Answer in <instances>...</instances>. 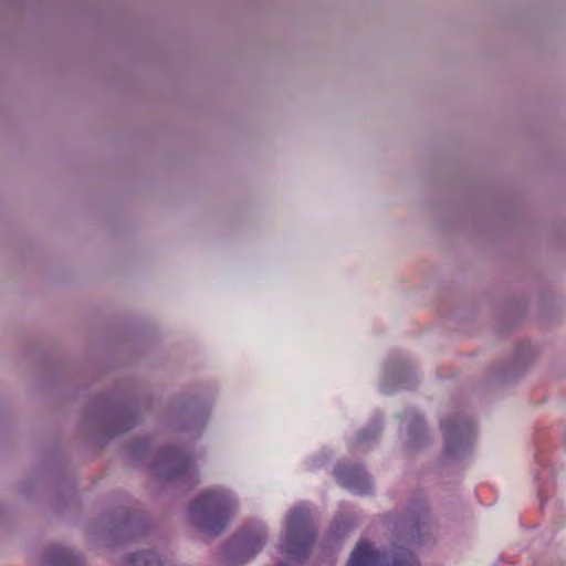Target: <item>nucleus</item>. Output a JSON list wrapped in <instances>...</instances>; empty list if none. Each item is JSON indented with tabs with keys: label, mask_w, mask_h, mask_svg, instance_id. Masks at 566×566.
Listing matches in <instances>:
<instances>
[{
	"label": "nucleus",
	"mask_w": 566,
	"mask_h": 566,
	"mask_svg": "<svg viewBox=\"0 0 566 566\" xmlns=\"http://www.w3.org/2000/svg\"><path fill=\"white\" fill-rule=\"evenodd\" d=\"M237 507L234 496L224 490L202 493L190 506L192 523L203 532L219 534Z\"/></svg>",
	"instance_id": "obj_1"
},
{
	"label": "nucleus",
	"mask_w": 566,
	"mask_h": 566,
	"mask_svg": "<svg viewBox=\"0 0 566 566\" xmlns=\"http://www.w3.org/2000/svg\"><path fill=\"white\" fill-rule=\"evenodd\" d=\"M412 528V525L403 524L402 544L382 554L368 542L360 541L352 553L347 566H417L409 549L413 543Z\"/></svg>",
	"instance_id": "obj_2"
},
{
	"label": "nucleus",
	"mask_w": 566,
	"mask_h": 566,
	"mask_svg": "<svg viewBox=\"0 0 566 566\" xmlns=\"http://www.w3.org/2000/svg\"><path fill=\"white\" fill-rule=\"evenodd\" d=\"M308 515V507L302 504L292 509L286 517L279 549L291 562L304 559L314 543V533L307 524Z\"/></svg>",
	"instance_id": "obj_3"
},
{
	"label": "nucleus",
	"mask_w": 566,
	"mask_h": 566,
	"mask_svg": "<svg viewBox=\"0 0 566 566\" xmlns=\"http://www.w3.org/2000/svg\"><path fill=\"white\" fill-rule=\"evenodd\" d=\"M265 538V532L261 526L235 536L227 547L230 563L239 565L253 558L262 549Z\"/></svg>",
	"instance_id": "obj_4"
},
{
	"label": "nucleus",
	"mask_w": 566,
	"mask_h": 566,
	"mask_svg": "<svg viewBox=\"0 0 566 566\" xmlns=\"http://www.w3.org/2000/svg\"><path fill=\"white\" fill-rule=\"evenodd\" d=\"M335 478L339 484L358 494H366L370 489L368 475L358 467H338Z\"/></svg>",
	"instance_id": "obj_5"
},
{
	"label": "nucleus",
	"mask_w": 566,
	"mask_h": 566,
	"mask_svg": "<svg viewBox=\"0 0 566 566\" xmlns=\"http://www.w3.org/2000/svg\"><path fill=\"white\" fill-rule=\"evenodd\" d=\"M441 429L446 434L449 449H453L455 444L462 443V441L468 438L470 432L469 427L462 422L449 424L446 421H442Z\"/></svg>",
	"instance_id": "obj_6"
},
{
	"label": "nucleus",
	"mask_w": 566,
	"mask_h": 566,
	"mask_svg": "<svg viewBox=\"0 0 566 566\" xmlns=\"http://www.w3.org/2000/svg\"><path fill=\"white\" fill-rule=\"evenodd\" d=\"M170 462L172 464V476L186 478L192 474V462L187 455L179 452L172 453L170 455Z\"/></svg>",
	"instance_id": "obj_7"
},
{
	"label": "nucleus",
	"mask_w": 566,
	"mask_h": 566,
	"mask_svg": "<svg viewBox=\"0 0 566 566\" xmlns=\"http://www.w3.org/2000/svg\"><path fill=\"white\" fill-rule=\"evenodd\" d=\"M135 566H161V563L154 552L139 553L134 557Z\"/></svg>",
	"instance_id": "obj_8"
},
{
	"label": "nucleus",
	"mask_w": 566,
	"mask_h": 566,
	"mask_svg": "<svg viewBox=\"0 0 566 566\" xmlns=\"http://www.w3.org/2000/svg\"><path fill=\"white\" fill-rule=\"evenodd\" d=\"M381 389H382V391H385V392H389V390H388V389H386L384 385H382Z\"/></svg>",
	"instance_id": "obj_9"
},
{
	"label": "nucleus",
	"mask_w": 566,
	"mask_h": 566,
	"mask_svg": "<svg viewBox=\"0 0 566 566\" xmlns=\"http://www.w3.org/2000/svg\"><path fill=\"white\" fill-rule=\"evenodd\" d=\"M279 566H286V565L282 564V565H279Z\"/></svg>",
	"instance_id": "obj_10"
}]
</instances>
